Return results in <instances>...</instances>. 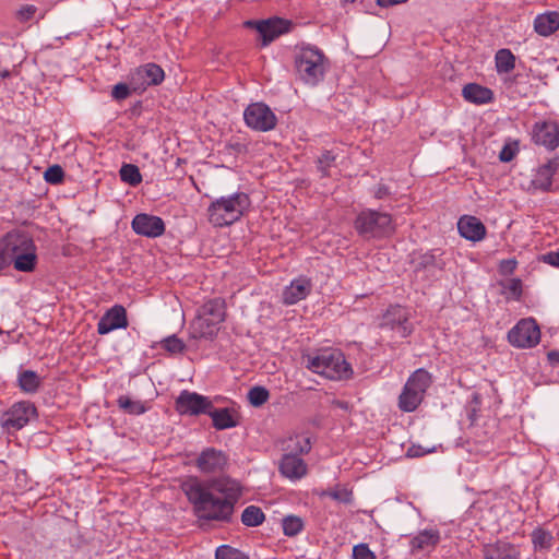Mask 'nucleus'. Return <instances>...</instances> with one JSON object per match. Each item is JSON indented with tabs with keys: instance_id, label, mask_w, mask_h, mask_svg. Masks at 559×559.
Here are the masks:
<instances>
[{
	"instance_id": "nucleus-1",
	"label": "nucleus",
	"mask_w": 559,
	"mask_h": 559,
	"mask_svg": "<svg viewBox=\"0 0 559 559\" xmlns=\"http://www.w3.org/2000/svg\"><path fill=\"white\" fill-rule=\"evenodd\" d=\"M182 489L199 519L228 522L239 496L237 484L228 478L207 484L197 478L183 483Z\"/></svg>"
},
{
	"instance_id": "nucleus-2",
	"label": "nucleus",
	"mask_w": 559,
	"mask_h": 559,
	"mask_svg": "<svg viewBox=\"0 0 559 559\" xmlns=\"http://www.w3.org/2000/svg\"><path fill=\"white\" fill-rule=\"evenodd\" d=\"M19 272L29 273L36 269L38 257L33 237L24 230L13 229L0 239V249Z\"/></svg>"
},
{
	"instance_id": "nucleus-3",
	"label": "nucleus",
	"mask_w": 559,
	"mask_h": 559,
	"mask_svg": "<svg viewBox=\"0 0 559 559\" xmlns=\"http://www.w3.org/2000/svg\"><path fill=\"white\" fill-rule=\"evenodd\" d=\"M330 61L324 52L316 46L302 45L295 52V69L298 78L308 85L323 81Z\"/></svg>"
},
{
	"instance_id": "nucleus-4",
	"label": "nucleus",
	"mask_w": 559,
	"mask_h": 559,
	"mask_svg": "<svg viewBox=\"0 0 559 559\" xmlns=\"http://www.w3.org/2000/svg\"><path fill=\"white\" fill-rule=\"evenodd\" d=\"M250 205V198L245 192L218 198L207 207L209 222L216 227L229 226L239 221Z\"/></svg>"
},
{
	"instance_id": "nucleus-5",
	"label": "nucleus",
	"mask_w": 559,
	"mask_h": 559,
	"mask_svg": "<svg viewBox=\"0 0 559 559\" xmlns=\"http://www.w3.org/2000/svg\"><path fill=\"white\" fill-rule=\"evenodd\" d=\"M306 367L330 380H345L353 374L350 365L338 349H323L316 355H307Z\"/></svg>"
},
{
	"instance_id": "nucleus-6",
	"label": "nucleus",
	"mask_w": 559,
	"mask_h": 559,
	"mask_svg": "<svg viewBox=\"0 0 559 559\" xmlns=\"http://www.w3.org/2000/svg\"><path fill=\"white\" fill-rule=\"evenodd\" d=\"M356 231L364 238H382L394 231L392 216L384 212L366 209L354 222Z\"/></svg>"
},
{
	"instance_id": "nucleus-7",
	"label": "nucleus",
	"mask_w": 559,
	"mask_h": 559,
	"mask_svg": "<svg viewBox=\"0 0 559 559\" xmlns=\"http://www.w3.org/2000/svg\"><path fill=\"white\" fill-rule=\"evenodd\" d=\"M431 384V376L425 369H417L406 381L399 396V408L411 413L421 404L427 389Z\"/></svg>"
},
{
	"instance_id": "nucleus-8",
	"label": "nucleus",
	"mask_w": 559,
	"mask_h": 559,
	"mask_svg": "<svg viewBox=\"0 0 559 559\" xmlns=\"http://www.w3.org/2000/svg\"><path fill=\"white\" fill-rule=\"evenodd\" d=\"M243 119L249 128L260 132L273 130L277 123L275 114L263 103L250 104L245 109Z\"/></svg>"
},
{
	"instance_id": "nucleus-9",
	"label": "nucleus",
	"mask_w": 559,
	"mask_h": 559,
	"mask_svg": "<svg viewBox=\"0 0 559 559\" xmlns=\"http://www.w3.org/2000/svg\"><path fill=\"white\" fill-rule=\"evenodd\" d=\"M510 344L519 348H531L540 341V331L534 319H522L508 333Z\"/></svg>"
},
{
	"instance_id": "nucleus-10",
	"label": "nucleus",
	"mask_w": 559,
	"mask_h": 559,
	"mask_svg": "<svg viewBox=\"0 0 559 559\" xmlns=\"http://www.w3.org/2000/svg\"><path fill=\"white\" fill-rule=\"evenodd\" d=\"M380 325L395 331L401 337H407L413 332L411 312L406 307L390 306L383 313Z\"/></svg>"
},
{
	"instance_id": "nucleus-11",
	"label": "nucleus",
	"mask_w": 559,
	"mask_h": 559,
	"mask_svg": "<svg viewBox=\"0 0 559 559\" xmlns=\"http://www.w3.org/2000/svg\"><path fill=\"white\" fill-rule=\"evenodd\" d=\"M175 408L180 415H207L212 408V401L197 392L183 390L175 401Z\"/></svg>"
},
{
	"instance_id": "nucleus-12",
	"label": "nucleus",
	"mask_w": 559,
	"mask_h": 559,
	"mask_svg": "<svg viewBox=\"0 0 559 559\" xmlns=\"http://www.w3.org/2000/svg\"><path fill=\"white\" fill-rule=\"evenodd\" d=\"M164 78V70L158 64L146 63L131 75L130 85L134 92H143L148 86L160 84Z\"/></svg>"
},
{
	"instance_id": "nucleus-13",
	"label": "nucleus",
	"mask_w": 559,
	"mask_h": 559,
	"mask_svg": "<svg viewBox=\"0 0 559 559\" xmlns=\"http://www.w3.org/2000/svg\"><path fill=\"white\" fill-rule=\"evenodd\" d=\"M37 416V409L31 402H19L3 415V426L8 429L20 430L25 427L33 417Z\"/></svg>"
},
{
	"instance_id": "nucleus-14",
	"label": "nucleus",
	"mask_w": 559,
	"mask_h": 559,
	"mask_svg": "<svg viewBox=\"0 0 559 559\" xmlns=\"http://www.w3.org/2000/svg\"><path fill=\"white\" fill-rule=\"evenodd\" d=\"M227 464V454L212 447L204 449L195 460V466L204 474L222 473Z\"/></svg>"
},
{
	"instance_id": "nucleus-15",
	"label": "nucleus",
	"mask_w": 559,
	"mask_h": 559,
	"mask_svg": "<svg viewBox=\"0 0 559 559\" xmlns=\"http://www.w3.org/2000/svg\"><path fill=\"white\" fill-rule=\"evenodd\" d=\"M532 139L535 144L543 145L549 151L556 150L559 146V124L551 120L536 122Z\"/></svg>"
},
{
	"instance_id": "nucleus-16",
	"label": "nucleus",
	"mask_w": 559,
	"mask_h": 559,
	"mask_svg": "<svg viewBox=\"0 0 559 559\" xmlns=\"http://www.w3.org/2000/svg\"><path fill=\"white\" fill-rule=\"evenodd\" d=\"M131 226L135 234L148 238H156L165 233L164 221L158 216L146 213L135 215Z\"/></svg>"
},
{
	"instance_id": "nucleus-17",
	"label": "nucleus",
	"mask_w": 559,
	"mask_h": 559,
	"mask_svg": "<svg viewBox=\"0 0 559 559\" xmlns=\"http://www.w3.org/2000/svg\"><path fill=\"white\" fill-rule=\"evenodd\" d=\"M127 311L123 306L115 305L108 309L97 323V332L100 335L108 334L117 329L128 328Z\"/></svg>"
},
{
	"instance_id": "nucleus-18",
	"label": "nucleus",
	"mask_w": 559,
	"mask_h": 559,
	"mask_svg": "<svg viewBox=\"0 0 559 559\" xmlns=\"http://www.w3.org/2000/svg\"><path fill=\"white\" fill-rule=\"evenodd\" d=\"M278 471L285 478L299 480L307 475L308 466L300 456L284 453L280 460Z\"/></svg>"
},
{
	"instance_id": "nucleus-19",
	"label": "nucleus",
	"mask_w": 559,
	"mask_h": 559,
	"mask_svg": "<svg viewBox=\"0 0 559 559\" xmlns=\"http://www.w3.org/2000/svg\"><path fill=\"white\" fill-rule=\"evenodd\" d=\"M460 235L471 241H479L486 235L485 225L475 216H462L457 222Z\"/></svg>"
},
{
	"instance_id": "nucleus-20",
	"label": "nucleus",
	"mask_w": 559,
	"mask_h": 559,
	"mask_svg": "<svg viewBox=\"0 0 559 559\" xmlns=\"http://www.w3.org/2000/svg\"><path fill=\"white\" fill-rule=\"evenodd\" d=\"M219 323L210 321L205 316L198 312V316L192 320L189 326L190 336L192 338H213L218 330Z\"/></svg>"
},
{
	"instance_id": "nucleus-21",
	"label": "nucleus",
	"mask_w": 559,
	"mask_h": 559,
	"mask_svg": "<svg viewBox=\"0 0 559 559\" xmlns=\"http://www.w3.org/2000/svg\"><path fill=\"white\" fill-rule=\"evenodd\" d=\"M311 292V282L307 277L294 280L283 292V301L285 305H295L305 299Z\"/></svg>"
},
{
	"instance_id": "nucleus-22",
	"label": "nucleus",
	"mask_w": 559,
	"mask_h": 559,
	"mask_svg": "<svg viewBox=\"0 0 559 559\" xmlns=\"http://www.w3.org/2000/svg\"><path fill=\"white\" fill-rule=\"evenodd\" d=\"M257 31L262 37V45L266 46L280 35L287 32L286 22L282 19L261 21L257 25Z\"/></svg>"
},
{
	"instance_id": "nucleus-23",
	"label": "nucleus",
	"mask_w": 559,
	"mask_h": 559,
	"mask_svg": "<svg viewBox=\"0 0 559 559\" xmlns=\"http://www.w3.org/2000/svg\"><path fill=\"white\" fill-rule=\"evenodd\" d=\"M559 169V158H552L540 166L532 180L534 188L542 191H549L552 186V177Z\"/></svg>"
},
{
	"instance_id": "nucleus-24",
	"label": "nucleus",
	"mask_w": 559,
	"mask_h": 559,
	"mask_svg": "<svg viewBox=\"0 0 559 559\" xmlns=\"http://www.w3.org/2000/svg\"><path fill=\"white\" fill-rule=\"evenodd\" d=\"M438 530L429 528L419 532L411 539V550L413 554L419 551H430L436 548L440 542Z\"/></svg>"
},
{
	"instance_id": "nucleus-25",
	"label": "nucleus",
	"mask_w": 559,
	"mask_h": 559,
	"mask_svg": "<svg viewBox=\"0 0 559 559\" xmlns=\"http://www.w3.org/2000/svg\"><path fill=\"white\" fill-rule=\"evenodd\" d=\"M485 559H519L520 552L513 545L506 542H497L484 547Z\"/></svg>"
},
{
	"instance_id": "nucleus-26",
	"label": "nucleus",
	"mask_w": 559,
	"mask_h": 559,
	"mask_svg": "<svg viewBox=\"0 0 559 559\" xmlns=\"http://www.w3.org/2000/svg\"><path fill=\"white\" fill-rule=\"evenodd\" d=\"M207 415L212 418L213 427L217 430L234 428L238 425L236 412L230 408H215L212 404Z\"/></svg>"
},
{
	"instance_id": "nucleus-27",
	"label": "nucleus",
	"mask_w": 559,
	"mask_h": 559,
	"mask_svg": "<svg viewBox=\"0 0 559 559\" xmlns=\"http://www.w3.org/2000/svg\"><path fill=\"white\" fill-rule=\"evenodd\" d=\"M310 437L304 433L290 436L282 443L284 453L301 456L311 450Z\"/></svg>"
},
{
	"instance_id": "nucleus-28",
	"label": "nucleus",
	"mask_w": 559,
	"mask_h": 559,
	"mask_svg": "<svg viewBox=\"0 0 559 559\" xmlns=\"http://www.w3.org/2000/svg\"><path fill=\"white\" fill-rule=\"evenodd\" d=\"M534 29L540 36H550L559 29V13L550 11L537 15L534 20Z\"/></svg>"
},
{
	"instance_id": "nucleus-29",
	"label": "nucleus",
	"mask_w": 559,
	"mask_h": 559,
	"mask_svg": "<svg viewBox=\"0 0 559 559\" xmlns=\"http://www.w3.org/2000/svg\"><path fill=\"white\" fill-rule=\"evenodd\" d=\"M465 100L473 104H488L493 99V93L490 88L476 83H468L462 90Z\"/></svg>"
},
{
	"instance_id": "nucleus-30",
	"label": "nucleus",
	"mask_w": 559,
	"mask_h": 559,
	"mask_svg": "<svg viewBox=\"0 0 559 559\" xmlns=\"http://www.w3.org/2000/svg\"><path fill=\"white\" fill-rule=\"evenodd\" d=\"M199 312L205 316L210 321L222 323L225 320V301L221 298H214L199 309Z\"/></svg>"
},
{
	"instance_id": "nucleus-31",
	"label": "nucleus",
	"mask_w": 559,
	"mask_h": 559,
	"mask_svg": "<svg viewBox=\"0 0 559 559\" xmlns=\"http://www.w3.org/2000/svg\"><path fill=\"white\" fill-rule=\"evenodd\" d=\"M515 56L510 49L502 48L496 52L495 64L499 74L510 73L515 68Z\"/></svg>"
},
{
	"instance_id": "nucleus-32",
	"label": "nucleus",
	"mask_w": 559,
	"mask_h": 559,
	"mask_svg": "<svg viewBox=\"0 0 559 559\" xmlns=\"http://www.w3.org/2000/svg\"><path fill=\"white\" fill-rule=\"evenodd\" d=\"M320 497H330L333 500L344 503V504H352L354 497H353V490L345 487L337 485L335 488L322 490L319 493Z\"/></svg>"
},
{
	"instance_id": "nucleus-33",
	"label": "nucleus",
	"mask_w": 559,
	"mask_h": 559,
	"mask_svg": "<svg viewBox=\"0 0 559 559\" xmlns=\"http://www.w3.org/2000/svg\"><path fill=\"white\" fill-rule=\"evenodd\" d=\"M19 384L22 391L26 393H34L40 385V379L36 372L25 370L19 376Z\"/></svg>"
},
{
	"instance_id": "nucleus-34",
	"label": "nucleus",
	"mask_w": 559,
	"mask_h": 559,
	"mask_svg": "<svg viewBox=\"0 0 559 559\" xmlns=\"http://www.w3.org/2000/svg\"><path fill=\"white\" fill-rule=\"evenodd\" d=\"M265 516L262 510L255 506L247 507L241 514V522L246 526H258L263 523Z\"/></svg>"
},
{
	"instance_id": "nucleus-35",
	"label": "nucleus",
	"mask_w": 559,
	"mask_h": 559,
	"mask_svg": "<svg viewBox=\"0 0 559 559\" xmlns=\"http://www.w3.org/2000/svg\"><path fill=\"white\" fill-rule=\"evenodd\" d=\"M117 404L123 412L130 415H141L146 412V407L141 401H134L128 395L119 396Z\"/></svg>"
},
{
	"instance_id": "nucleus-36",
	"label": "nucleus",
	"mask_w": 559,
	"mask_h": 559,
	"mask_svg": "<svg viewBox=\"0 0 559 559\" xmlns=\"http://www.w3.org/2000/svg\"><path fill=\"white\" fill-rule=\"evenodd\" d=\"M120 178L123 182L129 183L130 186H138L142 181V175L138 166L133 164H124L120 168Z\"/></svg>"
},
{
	"instance_id": "nucleus-37",
	"label": "nucleus",
	"mask_w": 559,
	"mask_h": 559,
	"mask_svg": "<svg viewBox=\"0 0 559 559\" xmlns=\"http://www.w3.org/2000/svg\"><path fill=\"white\" fill-rule=\"evenodd\" d=\"M552 534L543 528H536L532 533V542L535 549L547 550L552 546Z\"/></svg>"
},
{
	"instance_id": "nucleus-38",
	"label": "nucleus",
	"mask_w": 559,
	"mask_h": 559,
	"mask_svg": "<svg viewBox=\"0 0 559 559\" xmlns=\"http://www.w3.org/2000/svg\"><path fill=\"white\" fill-rule=\"evenodd\" d=\"M283 532L286 536H296L304 528L301 518L296 515H288L282 520Z\"/></svg>"
},
{
	"instance_id": "nucleus-39",
	"label": "nucleus",
	"mask_w": 559,
	"mask_h": 559,
	"mask_svg": "<svg viewBox=\"0 0 559 559\" xmlns=\"http://www.w3.org/2000/svg\"><path fill=\"white\" fill-rule=\"evenodd\" d=\"M215 559H249V557L229 545H222L215 551Z\"/></svg>"
},
{
	"instance_id": "nucleus-40",
	"label": "nucleus",
	"mask_w": 559,
	"mask_h": 559,
	"mask_svg": "<svg viewBox=\"0 0 559 559\" xmlns=\"http://www.w3.org/2000/svg\"><path fill=\"white\" fill-rule=\"evenodd\" d=\"M270 397L269 391L263 386H253L248 393V400L253 406H261L267 402Z\"/></svg>"
},
{
	"instance_id": "nucleus-41",
	"label": "nucleus",
	"mask_w": 559,
	"mask_h": 559,
	"mask_svg": "<svg viewBox=\"0 0 559 559\" xmlns=\"http://www.w3.org/2000/svg\"><path fill=\"white\" fill-rule=\"evenodd\" d=\"M336 155L332 151H324L318 158V169L322 176L326 177L330 175L329 169L334 164Z\"/></svg>"
},
{
	"instance_id": "nucleus-42",
	"label": "nucleus",
	"mask_w": 559,
	"mask_h": 559,
	"mask_svg": "<svg viewBox=\"0 0 559 559\" xmlns=\"http://www.w3.org/2000/svg\"><path fill=\"white\" fill-rule=\"evenodd\" d=\"M162 347L171 354H180L185 350L186 345L182 340L178 338L176 335H171L162 342Z\"/></svg>"
},
{
	"instance_id": "nucleus-43",
	"label": "nucleus",
	"mask_w": 559,
	"mask_h": 559,
	"mask_svg": "<svg viewBox=\"0 0 559 559\" xmlns=\"http://www.w3.org/2000/svg\"><path fill=\"white\" fill-rule=\"evenodd\" d=\"M64 177V171L59 165H52L47 168L44 174V178L51 185L61 183Z\"/></svg>"
},
{
	"instance_id": "nucleus-44",
	"label": "nucleus",
	"mask_w": 559,
	"mask_h": 559,
	"mask_svg": "<svg viewBox=\"0 0 559 559\" xmlns=\"http://www.w3.org/2000/svg\"><path fill=\"white\" fill-rule=\"evenodd\" d=\"M354 559H377L376 555L369 549L367 544H359L353 548Z\"/></svg>"
},
{
	"instance_id": "nucleus-45",
	"label": "nucleus",
	"mask_w": 559,
	"mask_h": 559,
	"mask_svg": "<svg viewBox=\"0 0 559 559\" xmlns=\"http://www.w3.org/2000/svg\"><path fill=\"white\" fill-rule=\"evenodd\" d=\"M130 86L124 83H118L114 86L111 96L117 100L126 99L130 96Z\"/></svg>"
},
{
	"instance_id": "nucleus-46",
	"label": "nucleus",
	"mask_w": 559,
	"mask_h": 559,
	"mask_svg": "<svg viewBox=\"0 0 559 559\" xmlns=\"http://www.w3.org/2000/svg\"><path fill=\"white\" fill-rule=\"evenodd\" d=\"M438 266V261L432 253H425L418 258L416 267L417 269H429Z\"/></svg>"
},
{
	"instance_id": "nucleus-47",
	"label": "nucleus",
	"mask_w": 559,
	"mask_h": 559,
	"mask_svg": "<svg viewBox=\"0 0 559 559\" xmlns=\"http://www.w3.org/2000/svg\"><path fill=\"white\" fill-rule=\"evenodd\" d=\"M36 13V7L32 4L23 5L16 12V17L20 22L29 21Z\"/></svg>"
},
{
	"instance_id": "nucleus-48",
	"label": "nucleus",
	"mask_w": 559,
	"mask_h": 559,
	"mask_svg": "<svg viewBox=\"0 0 559 559\" xmlns=\"http://www.w3.org/2000/svg\"><path fill=\"white\" fill-rule=\"evenodd\" d=\"M506 288L515 297L520 298L522 295V281L520 278H511L506 284Z\"/></svg>"
},
{
	"instance_id": "nucleus-49",
	"label": "nucleus",
	"mask_w": 559,
	"mask_h": 559,
	"mask_svg": "<svg viewBox=\"0 0 559 559\" xmlns=\"http://www.w3.org/2000/svg\"><path fill=\"white\" fill-rule=\"evenodd\" d=\"M540 260L551 266L559 267V251H550L540 257Z\"/></svg>"
},
{
	"instance_id": "nucleus-50",
	"label": "nucleus",
	"mask_w": 559,
	"mask_h": 559,
	"mask_svg": "<svg viewBox=\"0 0 559 559\" xmlns=\"http://www.w3.org/2000/svg\"><path fill=\"white\" fill-rule=\"evenodd\" d=\"M516 261L514 259L502 260L500 270L503 274H512L516 269Z\"/></svg>"
},
{
	"instance_id": "nucleus-51",
	"label": "nucleus",
	"mask_w": 559,
	"mask_h": 559,
	"mask_svg": "<svg viewBox=\"0 0 559 559\" xmlns=\"http://www.w3.org/2000/svg\"><path fill=\"white\" fill-rule=\"evenodd\" d=\"M514 155H515L514 150L512 147H510L509 145H506L501 150V152L499 154V158L501 162H510L513 159Z\"/></svg>"
},
{
	"instance_id": "nucleus-52",
	"label": "nucleus",
	"mask_w": 559,
	"mask_h": 559,
	"mask_svg": "<svg viewBox=\"0 0 559 559\" xmlns=\"http://www.w3.org/2000/svg\"><path fill=\"white\" fill-rule=\"evenodd\" d=\"M390 194L389 188L384 185H379L374 190V198L381 200Z\"/></svg>"
},
{
	"instance_id": "nucleus-53",
	"label": "nucleus",
	"mask_w": 559,
	"mask_h": 559,
	"mask_svg": "<svg viewBox=\"0 0 559 559\" xmlns=\"http://www.w3.org/2000/svg\"><path fill=\"white\" fill-rule=\"evenodd\" d=\"M407 0H376V3L382 8L405 3Z\"/></svg>"
},
{
	"instance_id": "nucleus-54",
	"label": "nucleus",
	"mask_w": 559,
	"mask_h": 559,
	"mask_svg": "<svg viewBox=\"0 0 559 559\" xmlns=\"http://www.w3.org/2000/svg\"><path fill=\"white\" fill-rule=\"evenodd\" d=\"M11 264L10 260L8 259L4 249H0V271L4 270Z\"/></svg>"
},
{
	"instance_id": "nucleus-55",
	"label": "nucleus",
	"mask_w": 559,
	"mask_h": 559,
	"mask_svg": "<svg viewBox=\"0 0 559 559\" xmlns=\"http://www.w3.org/2000/svg\"><path fill=\"white\" fill-rule=\"evenodd\" d=\"M548 358L550 361H559V353L550 352L548 353Z\"/></svg>"
},
{
	"instance_id": "nucleus-56",
	"label": "nucleus",
	"mask_w": 559,
	"mask_h": 559,
	"mask_svg": "<svg viewBox=\"0 0 559 559\" xmlns=\"http://www.w3.org/2000/svg\"><path fill=\"white\" fill-rule=\"evenodd\" d=\"M356 0H341L343 4L354 3Z\"/></svg>"
},
{
	"instance_id": "nucleus-57",
	"label": "nucleus",
	"mask_w": 559,
	"mask_h": 559,
	"mask_svg": "<svg viewBox=\"0 0 559 559\" xmlns=\"http://www.w3.org/2000/svg\"><path fill=\"white\" fill-rule=\"evenodd\" d=\"M3 78L8 76L9 75V72L8 71H4L2 74H1Z\"/></svg>"
}]
</instances>
